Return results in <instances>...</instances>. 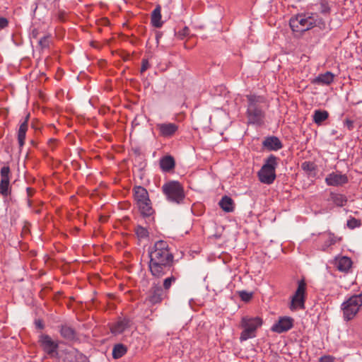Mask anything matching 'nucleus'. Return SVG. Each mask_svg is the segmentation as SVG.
<instances>
[{
    "label": "nucleus",
    "instance_id": "obj_20",
    "mask_svg": "<svg viewBox=\"0 0 362 362\" xmlns=\"http://www.w3.org/2000/svg\"><path fill=\"white\" fill-rule=\"evenodd\" d=\"M29 115H27L25 120L21 124L18 132V141L20 148L23 147L25 144V135L28 129Z\"/></svg>",
    "mask_w": 362,
    "mask_h": 362
},
{
    "label": "nucleus",
    "instance_id": "obj_11",
    "mask_svg": "<svg viewBox=\"0 0 362 362\" xmlns=\"http://www.w3.org/2000/svg\"><path fill=\"white\" fill-rule=\"evenodd\" d=\"M294 320L291 317H280L272 327L271 330L279 334L288 332L293 328Z\"/></svg>",
    "mask_w": 362,
    "mask_h": 362
},
{
    "label": "nucleus",
    "instance_id": "obj_37",
    "mask_svg": "<svg viewBox=\"0 0 362 362\" xmlns=\"http://www.w3.org/2000/svg\"><path fill=\"white\" fill-rule=\"evenodd\" d=\"M150 66L148 60L147 59H143L141 61V66L140 69V72L143 74L145 72Z\"/></svg>",
    "mask_w": 362,
    "mask_h": 362
},
{
    "label": "nucleus",
    "instance_id": "obj_38",
    "mask_svg": "<svg viewBox=\"0 0 362 362\" xmlns=\"http://www.w3.org/2000/svg\"><path fill=\"white\" fill-rule=\"evenodd\" d=\"M189 34V29L188 27L185 26L183 29L177 33V36L180 39L187 36Z\"/></svg>",
    "mask_w": 362,
    "mask_h": 362
},
{
    "label": "nucleus",
    "instance_id": "obj_35",
    "mask_svg": "<svg viewBox=\"0 0 362 362\" xmlns=\"http://www.w3.org/2000/svg\"><path fill=\"white\" fill-rule=\"evenodd\" d=\"M238 293H239V296L241 298V300L245 302H247V301L250 300L251 298H252V293H248L246 291H239Z\"/></svg>",
    "mask_w": 362,
    "mask_h": 362
},
{
    "label": "nucleus",
    "instance_id": "obj_23",
    "mask_svg": "<svg viewBox=\"0 0 362 362\" xmlns=\"http://www.w3.org/2000/svg\"><path fill=\"white\" fill-rule=\"evenodd\" d=\"M151 24L155 28H160L163 25L161 21V7L160 5H157L151 13Z\"/></svg>",
    "mask_w": 362,
    "mask_h": 362
},
{
    "label": "nucleus",
    "instance_id": "obj_15",
    "mask_svg": "<svg viewBox=\"0 0 362 362\" xmlns=\"http://www.w3.org/2000/svg\"><path fill=\"white\" fill-rule=\"evenodd\" d=\"M262 146L268 151H278L283 148V144L277 136H269L264 138Z\"/></svg>",
    "mask_w": 362,
    "mask_h": 362
},
{
    "label": "nucleus",
    "instance_id": "obj_12",
    "mask_svg": "<svg viewBox=\"0 0 362 362\" xmlns=\"http://www.w3.org/2000/svg\"><path fill=\"white\" fill-rule=\"evenodd\" d=\"M349 179L346 175L340 172H332L325 177V183L328 186L339 187L346 184Z\"/></svg>",
    "mask_w": 362,
    "mask_h": 362
},
{
    "label": "nucleus",
    "instance_id": "obj_8",
    "mask_svg": "<svg viewBox=\"0 0 362 362\" xmlns=\"http://www.w3.org/2000/svg\"><path fill=\"white\" fill-rule=\"evenodd\" d=\"M306 299V284L304 280L298 281V288L293 296L291 297V305L289 306L291 310L296 309H305V302Z\"/></svg>",
    "mask_w": 362,
    "mask_h": 362
},
{
    "label": "nucleus",
    "instance_id": "obj_13",
    "mask_svg": "<svg viewBox=\"0 0 362 362\" xmlns=\"http://www.w3.org/2000/svg\"><path fill=\"white\" fill-rule=\"evenodd\" d=\"M1 182H0V194L3 197H7L11 193L10 189V168L9 166H4L1 168Z\"/></svg>",
    "mask_w": 362,
    "mask_h": 362
},
{
    "label": "nucleus",
    "instance_id": "obj_49",
    "mask_svg": "<svg viewBox=\"0 0 362 362\" xmlns=\"http://www.w3.org/2000/svg\"><path fill=\"white\" fill-rule=\"evenodd\" d=\"M63 18V16H59V18H60L61 20H63V18Z\"/></svg>",
    "mask_w": 362,
    "mask_h": 362
},
{
    "label": "nucleus",
    "instance_id": "obj_25",
    "mask_svg": "<svg viewBox=\"0 0 362 362\" xmlns=\"http://www.w3.org/2000/svg\"><path fill=\"white\" fill-rule=\"evenodd\" d=\"M328 117L329 112L327 110H315L313 115V120L318 126L321 125Z\"/></svg>",
    "mask_w": 362,
    "mask_h": 362
},
{
    "label": "nucleus",
    "instance_id": "obj_14",
    "mask_svg": "<svg viewBox=\"0 0 362 362\" xmlns=\"http://www.w3.org/2000/svg\"><path fill=\"white\" fill-rule=\"evenodd\" d=\"M132 324V320L130 318L120 317L110 326V331L115 335L120 334L130 328Z\"/></svg>",
    "mask_w": 362,
    "mask_h": 362
},
{
    "label": "nucleus",
    "instance_id": "obj_7",
    "mask_svg": "<svg viewBox=\"0 0 362 362\" xmlns=\"http://www.w3.org/2000/svg\"><path fill=\"white\" fill-rule=\"evenodd\" d=\"M362 306V293L353 295L341 304L344 320H352Z\"/></svg>",
    "mask_w": 362,
    "mask_h": 362
},
{
    "label": "nucleus",
    "instance_id": "obj_3",
    "mask_svg": "<svg viewBox=\"0 0 362 362\" xmlns=\"http://www.w3.org/2000/svg\"><path fill=\"white\" fill-rule=\"evenodd\" d=\"M321 21L316 13H300L290 19L289 25L293 32L303 33L317 26Z\"/></svg>",
    "mask_w": 362,
    "mask_h": 362
},
{
    "label": "nucleus",
    "instance_id": "obj_2",
    "mask_svg": "<svg viewBox=\"0 0 362 362\" xmlns=\"http://www.w3.org/2000/svg\"><path fill=\"white\" fill-rule=\"evenodd\" d=\"M247 100L246 115L247 123L261 126L264 122L265 112L262 104L265 103L264 96L257 95L255 94H249L246 95Z\"/></svg>",
    "mask_w": 362,
    "mask_h": 362
},
{
    "label": "nucleus",
    "instance_id": "obj_43",
    "mask_svg": "<svg viewBox=\"0 0 362 362\" xmlns=\"http://www.w3.org/2000/svg\"><path fill=\"white\" fill-rule=\"evenodd\" d=\"M26 191H27L28 197L29 198L31 197L35 193V189L31 187H27Z\"/></svg>",
    "mask_w": 362,
    "mask_h": 362
},
{
    "label": "nucleus",
    "instance_id": "obj_45",
    "mask_svg": "<svg viewBox=\"0 0 362 362\" xmlns=\"http://www.w3.org/2000/svg\"><path fill=\"white\" fill-rule=\"evenodd\" d=\"M36 325L40 329H43V327H44L42 323L40 321L36 322Z\"/></svg>",
    "mask_w": 362,
    "mask_h": 362
},
{
    "label": "nucleus",
    "instance_id": "obj_5",
    "mask_svg": "<svg viewBox=\"0 0 362 362\" xmlns=\"http://www.w3.org/2000/svg\"><path fill=\"white\" fill-rule=\"evenodd\" d=\"M162 192L166 199L173 204H182L185 199L184 187L178 181H169L162 186Z\"/></svg>",
    "mask_w": 362,
    "mask_h": 362
},
{
    "label": "nucleus",
    "instance_id": "obj_31",
    "mask_svg": "<svg viewBox=\"0 0 362 362\" xmlns=\"http://www.w3.org/2000/svg\"><path fill=\"white\" fill-rule=\"evenodd\" d=\"M134 231L139 239H145L149 235V232L147 228L141 226H137L135 228Z\"/></svg>",
    "mask_w": 362,
    "mask_h": 362
},
{
    "label": "nucleus",
    "instance_id": "obj_46",
    "mask_svg": "<svg viewBox=\"0 0 362 362\" xmlns=\"http://www.w3.org/2000/svg\"><path fill=\"white\" fill-rule=\"evenodd\" d=\"M28 204L30 207H31L32 203H31V200L30 199H28Z\"/></svg>",
    "mask_w": 362,
    "mask_h": 362
},
{
    "label": "nucleus",
    "instance_id": "obj_21",
    "mask_svg": "<svg viewBox=\"0 0 362 362\" xmlns=\"http://www.w3.org/2000/svg\"><path fill=\"white\" fill-rule=\"evenodd\" d=\"M334 75L330 71L319 74L313 81L319 85H329L334 81Z\"/></svg>",
    "mask_w": 362,
    "mask_h": 362
},
{
    "label": "nucleus",
    "instance_id": "obj_47",
    "mask_svg": "<svg viewBox=\"0 0 362 362\" xmlns=\"http://www.w3.org/2000/svg\"><path fill=\"white\" fill-rule=\"evenodd\" d=\"M159 37H160V35L157 34V36H156L157 39H158Z\"/></svg>",
    "mask_w": 362,
    "mask_h": 362
},
{
    "label": "nucleus",
    "instance_id": "obj_29",
    "mask_svg": "<svg viewBox=\"0 0 362 362\" xmlns=\"http://www.w3.org/2000/svg\"><path fill=\"white\" fill-rule=\"evenodd\" d=\"M329 0H320L317 6L319 12L324 15L328 16L331 13V6Z\"/></svg>",
    "mask_w": 362,
    "mask_h": 362
},
{
    "label": "nucleus",
    "instance_id": "obj_27",
    "mask_svg": "<svg viewBox=\"0 0 362 362\" xmlns=\"http://www.w3.org/2000/svg\"><path fill=\"white\" fill-rule=\"evenodd\" d=\"M329 199L337 206H344L348 201L344 194L335 192H330Z\"/></svg>",
    "mask_w": 362,
    "mask_h": 362
},
{
    "label": "nucleus",
    "instance_id": "obj_9",
    "mask_svg": "<svg viewBox=\"0 0 362 362\" xmlns=\"http://www.w3.org/2000/svg\"><path fill=\"white\" fill-rule=\"evenodd\" d=\"M167 297L166 291H164L160 284L153 282L147 293L146 301L151 305H156L160 303Z\"/></svg>",
    "mask_w": 362,
    "mask_h": 362
},
{
    "label": "nucleus",
    "instance_id": "obj_4",
    "mask_svg": "<svg viewBox=\"0 0 362 362\" xmlns=\"http://www.w3.org/2000/svg\"><path fill=\"white\" fill-rule=\"evenodd\" d=\"M279 158L271 154L264 159V163L257 172V177L261 183L272 185L276 178V169L279 165Z\"/></svg>",
    "mask_w": 362,
    "mask_h": 362
},
{
    "label": "nucleus",
    "instance_id": "obj_36",
    "mask_svg": "<svg viewBox=\"0 0 362 362\" xmlns=\"http://www.w3.org/2000/svg\"><path fill=\"white\" fill-rule=\"evenodd\" d=\"M341 240V238L337 237L334 233H328V243L329 245H332L337 243L338 241Z\"/></svg>",
    "mask_w": 362,
    "mask_h": 362
},
{
    "label": "nucleus",
    "instance_id": "obj_30",
    "mask_svg": "<svg viewBox=\"0 0 362 362\" xmlns=\"http://www.w3.org/2000/svg\"><path fill=\"white\" fill-rule=\"evenodd\" d=\"M177 277L175 275H171L165 278L163 281V289L164 291H166V293L168 295V291L170 288L173 284H174L177 281Z\"/></svg>",
    "mask_w": 362,
    "mask_h": 362
},
{
    "label": "nucleus",
    "instance_id": "obj_32",
    "mask_svg": "<svg viewBox=\"0 0 362 362\" xmlns=\"http://www.w3.org/2000/svg\"><path fill=\"white\" fill-rule=\"evenodd\" d=\"M301 169L308 174H310L316 170V165L313 162L304 161L301 163Z\"/></svg>",
    "mask_w": 362,
    "mask_h": 362
},
{
    "label": "nucleus",
    "instance_id": "obj_44",
    "mask_svg": "<svg viewBox=\"0 0 362 362\" xmlns=\"http://www.w3.org/2000/svg\"><path fill=\"white\" fill-rule=\"evenodd\" d=\"M38 34H39V32H38L37 29L34 28L32 30L31 35H32L33 38L37 39L38 37Z\"/></svg>",
    "mask_w": 362,
    "mask_h": 362
},
{
    "label": "nucleus",
    "instance_id": "obj_17",
    "mask_svg": "<svg viewBox=\"0 0 362 362\" xmlns=\"http://www.w3.org/2000/svg\"><path fill=\"white\" fill-rule=\"evenodd\" d=\"M353 264L351 259L346 256H341L335 258L334 265L341 272L348 273Z\"/></svg>",
    "mask_w": 362,
    "mask_h": 362
},
{
    "label": "nucleus",
    "instance_id": "obj_18",
    "mask_svg": "<svg viewBox=\"0 0 362 362\" xmlns=\"http://www.w3.org/2000/svg\"><path fill=\"white\" fill-rule=\"evenodd\" d=\"M136 204L141 214L144 217L151 218V221L154 222V217L153 215L154 214L155 211L152 207L151 199H149V202H142Z\"/></svg>",
    "mask_w": 362,
    "mask_h": 362
},
{
    "label": "nucleus",
    "instance_id": "obj_40",
    "mask_svg": "<svg viewBox=\"0 0 362 362\" xmlns=\"http://www.w3.org/2000/svg\"><path fill=\"white\" fill-rule=\"evenodd\" d=\"M354 121L349 118H346L344 122V125L347 127V129L349 131H351L354 129Z\"/></svg>",
    "mask_w": 362,
    "mask_h": 362
},
{
    "label": "nucleus",
    "instance_id": "obj_42",
    "mask_svg": "<svg viewBox=\"0 0 362 362\" xmlns=\"http://www.w3.org/2000/svg\"><path fill=\"white\" fill-rule=\"evenodd\" d=\"M57 140L55 139H50L49 141H48V146L50 148H52V150L55 148V146H57Z\"/></svg>",
    "mask_w": 362,
    "mask_h": 362
},
{
    "label": "nucleus",
    "instance_id": "obj_16",
    "mask_svg": "<svg viewBox=\"0 0 362 362\" xmlns=\"http://www.w3.org/2000/svg\"><path fill=\"white\" fill-rule=\"evenodd\" d=\"M160 135L163 137H171L178 129V126L175 123H161L156 125Z\"/></svg>",
    "mask_w": 362,
    "mask_h": 362
},
{
    "label": "nucleus",
    "instance_id": "obj_28",
    "mask_svg": "<svg viewBox=\"0 0 362 362\" xmlns=\"http://www.w3.org/2000/svg\"><path fill=\"white\" fill-rule=\"evenodd\" d=\"M127 352V347L123 344H116L112 348V358L118 359L124 356Z\"/></svg>",
    "mask_w": 362,
    "mask_h": 362
},
{
    "label": "nucleus",
    "instance_id": "obj_19",
    "mask_svg": "<svg viewBox=\"0 0 362 362\" xmlns=\"http://www.w3.org/2000/svg\"><path fill=\"white\" fill-rule=\"evenodd\" d=\"M134 198L136 204L142 202H149L148 192L146 188L141 186H135L133 188Z\"/></svg>",
    "mask_w": 362,
    "mask_h": 362
},
{
    "label": "nucleus",
    "instance_id": "obj_22",
    "mask_svg": "<svg viewBox=\"0 0 362 362\" xmlns=\"http://www.w3.org/2000/svg\"><path fill=\"white\" fill-rule=\"evenodd\" d=\"M175 159L171 156H165L160 158V166L163 171L169 172L175 168Z\"/></svg>",
    "mask_w": 362,
    "mask_h": 362
},
{
    "label": "nucleus",
    "instance_id": "obj_48",
    "mask_svg": "<svg viewBox=\"0 0 362 362\" xmlns=\"http://www.w3.org/2000/svg\"><path fill=\"white\" fill-rule=\"evenodd\" d=\"M63 18V16H59V18H60L61 20H63V18Z\"/></svg>",
    "mask_w": 362,
    "mask_h": 362
},
{
    "label": "nucleus",
    "instance_id": "obj_6",
    "mask_svg": "<svg viewBox=\"0 0 362 362\" xmlns=\"http://www.w3.org/2000/svg\"><path fill=\"white\" fill-rule=\"evenodd\" d=\"M262 324L263 320L259 317H243L240 322V326L243 328L240 336V341L255 338L256 337L257 330Z\"/></svg>",
    "mask_w": 362,
    "mask_h": 362
},
{
    "label": "nucleus",
    "instance_id": "obj_33",
    "mask_svg": "<svg viewBox=\"0 0 362 362\" xmlns=\"http://www.w3.org/2000/svg\"><path fill=\"white\" fill-rule=\"evenodd\" d=\"M362 225L361 220L357 219L354 217H351L346 223V226L349 229H355L359 228Z\"/></svg>",
    "mask_w": 362,
    "mask_h": 362
},
{
    "label": "nucleus",
    "instance_id": "obj_34",
    "mask_svg": "<svg viewBox=\"0 0 362 362\" xmlns=\"http://www.w3.org/2000/svg\"><path fill=\"white\" fill-rule=\"evenodd\" d=\"M50 37L49 35H47L39 40L38 43L42 49L49 47L51 42Z\"/></svg>",
    "mask_w": 362,
    "mask_h": 362
},
{
    "label": "nucleus",
    "instance_id": "obj_26",
    "mask_svg": "<svg viewBox=\"0 0 362 362\" xmlns=\"http://www.w3.org/2000/svg\"><path fill=\"white\" fill-rule=\"evenodd\" d=\"M220 207L226 212H232L234 210V202L228 196H223L219 202Z\"/></svg>",
    "mask_w": 362,
    "mask_h": 362
},
{
    "label": "nucleus",
    "instance_id": "obj_24",
    "mask_svg": "<svg viewBox=\"0 0 362 362\" xmlns=\"http://www.w3.org/2000/svg\"><path fill=\"white\" fill-rule=\"evenodd\" d=\"M61 336L66 340L72 341L76 339V332L74 329L67 325H62L60 328Z\"/></svg>",
    "mask_w": 362,
    "mask_h": 362
},
{
    "label": "nucleus",
    "instance_id": "obj_41",
    "mask_svg": "<svg viewBox=\"0 0 362 362\" xmlns=\"http://www.w3.org/2000/svg\"><path fill=\"white\" fill-rule=\"evenodd\" d=\"M8 25V21L4 17H0V30L6 28Z\"/></svg>",
    "mask_w": 362,
    "mask_h": 362
},
{
    "label": "nucleus",
    "instance_id": "obj_10",
    "mask_svg": "<svg viewBox=\"0 0 362 362\" xmlns=\"http://www.w3.org/2000/svg\"><path fill=\"white\" fill-rule=\"evenodd\" d=\"M40 342L42 346L43 350L50 357L58 356V347L59 344L57 341H54L52 338L47 334H43L40 337Z\"/></svg>",
    "mask_w": 362,
    "mask_h": 362
},
{
    "label": "nucleus",
    "instance_id": "obj_39",
    "mask_svg": "<svg viewBox=\"0 0 362 362\" xmlns=\"http://www.w3.org/2000/svg\"><path fill=\"white\" fill-rule=\"evenodd\" d=\"M334 357L330 355H325L319 358V362H334Z\"/></svg>",
    "mask_w": 362,
    "mask_h": 362
},
{
    "label": "nucleus",
    "instance_id": "obj_1",
    "mask_svg": "<svg viewBox=\"0 0 362 362\" xmlns=\"http://www.w3.org/2000/svg\"><path fill=\"white\" fill-rule=\"evenodd\" d=\"M148 252V268L152 276L160 278L173 267L174 255L166 241H156Z\"/></svg>",
    "mask_w": 362,
    "mask_h": 362
}]
</instances>
